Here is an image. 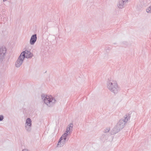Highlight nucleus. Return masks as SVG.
<instances>
[{
  "instance_id": "4468645a",
  "label": "nucleus",
  "mask_w": 151,
  "mask_h": 151,
  "mask_svg": "<svg viewBox=\"0 0 151 151\" xmlns=\"http://www.w3.org/2000/svg\"><path fill=\"white\" fill-rule=\"evenodd\" d=\"M146 12L147 13H151V6L147 8L146 9Z\"/></svg>"
},
{
  "instance_id": "1a4fd4ad",
  "label": "nucleus",
  "mask_w": 151,
  "mask_h": 151,
  "mask_svg": "<svg viewBox=\"0 0 151 151\" xmlns=\"http://www.w3.org/2000/svg\"><path fill=\"white\" fill-rule=\"evenodd\" d=\"M73 126V125L72 124H70L68 125V127L67 128L65 133H67V134H68V135L70 134L72 132Z\"/></svg>"
},
{
  "instance_id": "9b49d317",
  "label": "nucleus",
  "mask_w": 151,
  "mask_h": 151,
  "mask_svg": "<svg viewBox=\"0 0 151 151\" xmlns=\"http://www.w3.org/2000/svg\"><path fill=\"white\" fill-rule=\"evenodd\" d=\"M66 142L64 140L62 139V140L59 142V140L58 144L57 145V146L59 145L60 147H61L63 146L64 144L66 143Z\"/></svg>"
},
{
  "instance_id": "f3484780",
  "label": "nucleus",
  "mask_w": 151,
  "mask_h": 151,
  "mask_svg": "<svg viewBox=\"0 0 151 151\" xmlns=\"http://www.w3.org/2000/svg\"><path fill=\"white\" fill-rule=\"evenodd\" d=\"M22 151H29L27 149H24Z\"/></svg>"
},
{
  "instance_id": "dca6fc26",
  "label": "nucleus",
  "mask_w": 151,
  "mask_h": 151,
  "mask_svg": "<svg viewBox=\"0 0 151 151\" xmlns=\"http://www.w3.org/2000/svg\"><path fill=\"white\" fill-rule=\"evenodd\" d=\"M4 119V116L2 115H0V121H2Z\"/></svg>"
},
{
  "instance_id": "2eb2a0df",
  "label": "nucleus",
  "mask_w": 151,
  "mask_h": 151,
  "mask_svg": "<svg viewBox=\"0 0 151 151\" xmlns=\"http://www.w3.org/2000/svg\"><path fill=\"white\" fill-rule=\"evenodd\" d=\"M110 128L109 127H108L106 128L104 131V133H107L109 132L110 130Z\"/></svg>"
},
{
  "instance_id": "f257e3e1",
  "label": "nucleus",
  "mask_w": 151,
  "mask_h": 151,
  "mask_svg": "<svg viewBox=\"0 0 151 151\" xmlns=\"http://www.w3.org/2000/svg\"><path fill=\"white\" fill-rule=\"evenodd\" d=\"M106 85L107 88L114 94H117L121 90L120 87L117 81L111 79L108 80Z\"/></svg>"
},
{
  "instance_id": "f03ea898",
  "label": "nucleus",
  "mask_w": 151,
  "mask_h": 151,
  "mask_svg": "<svg viewBox=\"0 0 151 151\" xmlns=\"http://www.w3.org/2000/svg\"><path fill=\"white\" fill-rule=\"evenodd\" d=\"M42 98L43 99L45 103L48 107L52 106L55 102V98L52 96H42Z\"/></svg>"
},
{
  "instance_id": "39448f33",
  "label": "nucleus",
  "mask_w": 151,
  "mask_h": 151,
  "mask_svg": "<svg viewBox=\"0 0 151 151\" xmlns=\"http://www.w3.org/2000/svg\"><path fill=\"white\" fill-rule=\"evenodd\" d=\"M6 50L5 47H0V63L4 59Z\"/></svg>"
},
{
  "instance_id": "ddd939ff",
  "label": "nucleus",
  "mask_w": 151,
  "mask_h": 151,
  "mask_svg": "<svg viewBox=\"0 0 151 151\" xmlns=\"http://www.w3.org/2000/svg\"><path fill=\"white\" fill-rule=\"evenodd\" d=\"M32 126H25V128L27 132H30L32 130Z\"/></svg>"
},
{
  "instance_id": "7ed1b4c3",
  "label": "nucleus",
  "mask_w": 151,
  "mask_h": 151,
  "mask_svg": "<svg viewBox=\"0 0 151 151\" xmlns=\"http://www.w3.org/2000/svg\"><path fill=\"white\" fill-rule=\"evenodd\" d=\"M130 117L129 114L125 115L116 124L122 129L126 125L128 121L130 120Z\"/></svg>"
},
{
  "instance_id": "20e7f679",
  "label": "nucleus",
  "mask_w": 151,
  "mask_h": 151,
  "mask_svg": "<svg viewBox=\"0 0 151 151\" xmlns=\"http://www.w3.org/2000/svg\"><path fill=\"white\" fill-rule=\"evenodd\" d=\"M20 55L22 57V58H23L24 59L25 58H31L33 56L32 53L27 50H25L22 52L21 53Z\"/></svg>"
},
{
  "instance_id": "0eeeda50",
  "label": "nucleus",
  "mask_w": 151,
  "mask_h": 151,
  "mask_svg": "<svg viewBox=\"0 0 151 151\" xmlns=\"http://www.w3.org/2000/svg\"><path fill=\"white\" fill-rule=\"evenodd\" d=\"M121 130H122V129L119 128V127L117 126V125L116 124L111 131V135L115 134L119 132Z\"/></svg>"
},
{
  "instance_id": "a211bd4d",
  "label": "nucleus",
  "mask_w": 151,
  "mask_h": 151,
  "mask_svg": "<svg viewBox=\"0 0 151 151\" xmlns=\"http://www.w3.org/2000/svg\"><path fill=\"white\" fill-rule=\"evenodd\" d=\"M7 0H3V1L4 2L5 1H6Z\"/></svg>"
},
{
  "instance_id": "423d86ee",
  "label": "nucleus",
  "mask_w": 151,
  "mask_h": 151,
  "mask_svg": "<svg viewBox=\"0 0 151 151\" xmlns=\"http://www.w3.org/2000/svg\"><path fill=\"white\" fill-rule=\"evenodd\" d=\"M24 59L20 55L15 63V66L17 68L20 67L22 64Z\"/></svg>"
},
{
  "instance_id": "6e6552de",
  "label": "nucleus",
  "mask_w": 151,
  "mask_h": 151,
  "mask_svg": "<svg viewBox=\"0 0 151 151\" xmlns=\"http://www.w3.org/2000/svg\"><path fill=\"white\" fill-rule=\"evenodd\" d=\"M37 40V35L35 34L32 35L30 40V43L31 45L34 44Z\"/></svg>"
},
{
  "instance_id": "f8f14e48",
  "label": "nucleus",
  "mask_w": 151,
  "mask_h": 151,
  "mask_svg": "<svg viewBox=\"0 0 151 151\" xmlns=\"http://www.w3.org/2000/svg\"><path fill=\"white\" fill-rule=\"evenodd\" d=\"M25 126H32V121L30 118L26 119Z\"/></svg>"
},
{
  "instance_id": "9d476101",
  "label": "nucleus",
  "mask_w": 151,
  "mask_h": 151,
  "mask_svg": "<svg viewBox=\"0 0 151 151\" xmlns=\"http://www.w3.org/2000/svg\"><path fill=\"white\" fill-rule=\"evenodd\" d=\"M68 135V134H67L66 133H65L64 134H63L59 139V142L62 140V139H63L66 142L68 141V138H67V136Z\"/></svg>"
}]
</instances>
